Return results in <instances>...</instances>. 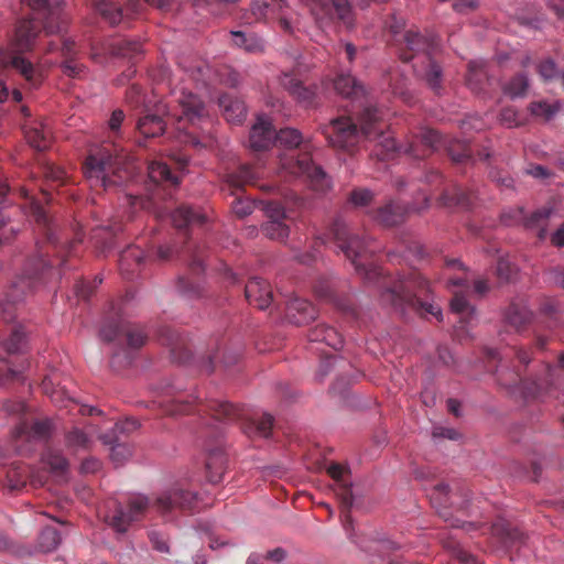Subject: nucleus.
Returning a JSON list of instances; mask_svg holds the SVG:
<instances>
[{"instance_id":"nucleus-2","label":"nucleus","mask_w":564,"mask_h":564,"mask_svg":"<svg viewBox=\"0 0 564 564\" xmlns=\"http://www.w3.org/2000/svg\"><path fill=\"white\" fill-rule=\"evenodd\" d=\"M171 105L160 102L158 113H148L141 117L137 128L145 138L161 135L165 130L162 113H169L175 120L176 138L185 144L199 147L200 142L194 134L195 129L202 127L208 120L205 102L194 93L184 87H175L171 90Z\"/></svg>"},{"instance_id":"nucleus-17","label":"nucleus","mask_w":564,"mask_h":564,"mask_svg":"<svg viewBox=\"0 0 564 564\" xmlns=\"http://www.w3.org/2000/svg\"><path fill=\"white\" fill-rule=\"evenodd\" d=\"M25 213L32 217L37 226L42 229L43 235L51 243L57 242L56 225L54 220L47 215L45 209L35 199H30L29 205L24 206Z\"/></svg>"},{"instance_id":"nucleus-47","label":"nucleus","mask_w":564,"mask_h":564,"mask_svg":"<svg viewBox=\"0 0 564 564\" xmlns=\"http://www.w3.org/2000/svg\"><path fill=\"white\" fill-rule=\"evenodd\" d=\"M562 108L560 101L549 104L546 101H534L530 104V112L535 117L544 118L546 121L551 120Z\"/></svg>"},{"instance_id":"nucleus-60","label":"nucleus","mask_w":564,"mask_h":564,"mask_svg":"<svg viewBox=\"0 0 564 564\" xmlns=\"http://www.w3.org/2000/svg\"><path fill=\"white\" fill-rule=\"evenodd\" d=\"M349 199L355 206H366L372 199V192L366 188L355 189Z\"/></svg>"},{"instance_id":"nucleus-38","label":"nucleus","mask_w":564,"mask_h":564,"mask_svg":"<svg viewBox=\"0 0 564 564\" xmlns=\"http://www.w3.org/2000/svg\"><path fill=\"white\" fill-rule=\"evenodd\" d=\"M143 259L144 252L137 247H130L124 250L120 257V269L122 273L129 275L130 272H133L141 265Z\"/></svg>"},{"instance_id":"nucleus-34","label":"nucleus","mask_w":564,"mask_h":564,"mask_svg":"<svg viewBox=\"0 0 564 564\" xmlns=\"http://www.w3.org/2000/svg\"><path fill=\"white\" fill-rule=\"evenodd\" d=\"M172 223L177 228H185L194 224H203L205 216L191 207L182 206L171 215Z\"/></svg>"},{"instance_id":"nucleus-27","label":"nucleus","mask_w":564,"mask_h":564,"mask_svg":"<svg viewBox=\"0 0 564 564\" xmlns=\"http://www.w3.org/2000/svg\"><path fill=\"white\" fill-rule=\"evenodd\" d=\"M310 341L325 343L327 346L338 350L343 347L340 334L333 327L324 324L316 325L308 333Z\"/></svg>"},{"instance_id":"nucleus-43","label":"nucleus","mask_w":564,"mask_h":564,"mask_svg":"<svg viewBox=\"0 0 564 564\" xmlns=\"http://www.w3.org/2000/svg\"><path fill=\"white\" fill-rule=\"evenodd\" d=\"M487 75L485 61H470L468 63L467 84L471 90L480 91V79Z\"/></svg>"},{"instance_id":"nucleus-6","label":"nucleus","mask_w":564,"mask_h":564,"mask_svg":"<svg viewBox=\"0 0 564 564\" xmlns=\"http://www.w3.org/2000/svg\"><path fill=\"white\" fill-rule=\"evenodd\" d=\"M330 237L335 241L338 249L348 260H350L358 273L364 274L366 278H368L370 273H379L377 268L368 269L366 265L358 261V259L366 253H373L377 251V249L371 248L370 242L367 239L350 235L348 226L345 221L341 219L335 220L329 230V234L325 235V237H319L318 239L322 243L325 245L328 242Z\"/></svg>"},{"instance_id":"nucleus-1","label":"nucleus","mask_w":564,"mask_h":564,"mask_svg":"<svg viewBox=\"0 0 564 564\" xmlns=\"http://www.w3.org/2000/svg\"><path fill=\"white\" fill-rule=\"evenodd\" d=\"M32 11L30 20H20L9 50L0 51V67L13 68L28 82L35 85V70L31 62L20 54L31 50L41 25L47 33L56 32L63 14L61 0H26Z\"/></svg>"},{"instance_id":"nucleus-22","label":"nucleus","mask_w":564,"mask_h":564,"mask_svg":"<svg viewBox=\"0 0 564 564\" xmlns=\"http://www.w3.org/2000/svg\"><path fill=\"white\" fill-rule=\"evenodd\" d=\"M28 480H30V482L35 487H40L45 484V477L29 467H14L8 474V481L11 490H19L23 488Z\"/></svg>"},{"instance_id":"nucleus-57","label":"nucleus","mask_w":564,"mask_h":564,"mask_svg":"<svg viewBox=\"0 0 564 564\" xmlns=\"http://www.w3.org/2000/svg\"><path fill=\"white\" fill-rule=\"evenodd\" d=\"M217 415L224 416L228 421H234L241 416V412L231 403L220 402L217 404Z\"/></svg>"},{"instance_id":"nucleus-48","label":"nucleus","mask_w":564,"mask_h":564,"mask_svg":"<svg viewBox=\"0 0 564 564\" xmlns=\"http://www.w3.org/2000/svg\"><path fill=\"white\" fill-rule=\"evenodd\" d=\"M442 199L443 204L446 206H459L463 208H469L471 206L470 195L459 187H454L452 192H445Z\"/></svg>"},{"instance_id":"nucleus-32","label":"nucleus","mask_w":564,"mask_h":564,"mask_svg":"<svg viewBox=\"0 0 564 564\" xmlns=\"http://www.w3.org/2000/svg\"><path fill=\"white\" fill-rule=\"evenodd\" d=\"M219 106L223 108L224 116L228 122L239 123L246 117V106L238 99H232L228 96H221L219 98Z\"/></svg>"},{"instance_id":"nucleus-5","label":"nucleus","mask_w":564,"mask_h":564,"mask_svg":"<svg viewBox=\"0 0 564 564\" xmlns=\"http://www.w3.org/2000/svg\"><path fill=\"white\" fill-rule=\"evenodd\" d=\"M372 119H378V109L371 106L365 107L359 113V128L349 117L333 119L326 130L329 144L337 150L352 152L362 140L371 138L369 123Z\"/></svg>"},{"instance_id":"nucleus-7","label":"nucleus","mask_w":564,"mask_h":564,"mask_svg":"<svg viewBox=\"0 0 564 564\" xmlns=\"http://www.w3.org/2000/svg\"><path fill=\"white\" fill-rule=\"evenodd\" d=\"M48 263L41 257L32 258L28 261L25 269L11 285L8 294V303H17L23 300L24 295L33 291L42 282Z\"/></svg>"},{"instance_id":"nucleus-39","label":"nucleus","mask_w":564,"mask_h":564,"mask_svg":"<svg viewBox=\"0 0 564 564\" xmlns=\"http://www.w3.org/2000/svg\"><path fill=\"white\" fill-rule=\"evenodd\" d=\"M304 141L303 134L294 128H284L275 132L273 144L285 149L297 148Z\"/></svg>"},{"instance_id":"nucleus-26","label":"nucleus","mask_w":564,"mask_h":564,"mask_svg":"<svg viewBox=\"0 0 564 564\" xmlns=\"http://www.w3.org/2000/svg\"><path fill=\"white\" fill-rule=\"evenodd\" d=\"M227 458L223 449L216 448L208 453L206 460L207 478L212 484H218L223 480L226 469Z\"/></svg>"},{"instance_id":"nucleus-25","label":"nucleus","mask_w":564,"mask_h":564,"mask_svg":"<svg viewBox=\"0 0 564 564\" xmlns=\"http://www.w3.org/2000/svg\"><path fill=\"white\" fill-rule=\"evenodd\" d=\"M334 87L338 94L352 100L364 98L366 95L364 86L350 74L339 75L334 82Z\"/></svg>"},{"instance_id":"nucleus-42","label":"nucleus","mask_w":564,"mask_h":564,"mask_svg":"<svg viewBox=\"0 0 564 564\" xmlns=\"http://www.w3.org/2000/svg\"><path fill=\"white\" fill-rule=\"evenodd\" d=\"M381 120V116L378 112V119L376 121L370 120L369 127L372 130V135L369 141L378 140L381 148L386 151V153H390L397 151V141L389 134L383 133L381 128H379V121Z\"/></svg>"},{"instance_id":"nucleus-14","label":"nucleus","mask_w":564,"mask_h":564,"mask_svg":"<svg viewBox=\"0 0 564 564\" xmlns=\"http://www.w3.org/2000/svg\"><path fill=\"white\" fill-rule=\"evenodd\" d=\"M124 334L127 337L128 346L137 349L144 345L147 335L140 327H132L124 321L107 323L100 329V337L105 341H112Z\"/></svg>"},{"instance_id":"nucleus-50","label":"nucleus","mask_w":564,"mask_h":564,"mask_svg":"<svg viewBox=\"0 0 564 564\" xmlns=\"http://www.w3.org/2000/svg\"><path fill=\"white\" fill-rule=\"evenodd\" d=\"M26 345L25 334L22 327H15L10 337L4 340L3 348L9 354H19L21 352Z\"/></svg>"},{"instance_id":"nucleus-44","label":"nucleus","mask_w":564,"mask_h":564,"mask_svg":"<svg viewBox=\"0 0 564 564\" xmlns=\"http://www.w3.org/2000/svg\"><path fill=\"white\" fill-rule=\"evenodd\" d=\"M113 53L116 55L132 59L141 55L143 53V48L139 41L119 40L113 46Z\"/></svg>"},{"instance_id":"nucleus-35","label":"nucleus","mask_w":564,"mask_h":564,"mask_svg":"<svg viewBox=\"0 0 564 564\" xmlns=\"http://www.w3.org/2000/svg\"><path fill=\"white\" fill-rule=\"evenodd\" d=\"M42 462L50 468L53 476L65 479L68 470V462L59 452L47 451L43 455Z\"/></svg>"},{"instance_id":"nucleus-64","label":"nucleus","mask_w":564,"mask_h":564,"mask_svg":"<svg viewBox=\"0 0 564 564\" xmlns=\"http://www.w3.org/2000/svg\"><path fill=\"white\" fill-rule=\"evenodd\" d=\"M124 200L131 208L140 206L143 209H152L154 204L152 198H143L131 194L126 195Z\"/></svg>"},{"instance_id":"nucleus-23","label":"nucleus","mask_w":564,"mask_h":564,"mask_svg":"<svg viewBox=\"0 0 564 564\" xmlns=\"http://www.w3.org/2000/svg\"><path fill=\"white\" fill-rule=\"evenodd\" d=\"M329 476L336 481V495L340 498L346 508H350L354 502L351 482L345 478L347 469L339 464H332L327 468Z\"/></svg>"},{"instance_id":"nucleus-33","label":"nucleus","mask_w":564,"mask_h":564,"mask_svg":"<svg viewBox=\"0 0 564 564\" xmlns=\"http://www.w3.org/2000/svg\"><path fill=\"white\" fill-rule=\"evenodd\" d=\"M96 11L111 25L122 20V9L117 0H94Z\"/></svg>"},{"instance_id":"nucleus-12","label":"nucleus","mask_w":564,"mask_h":564,"mask_svg":"<svg viewBox=\"0 0 564 564\" xmlns=\"http://www.w3.org/2000/svg\"><path fill=\"white\" fill-rule=\"evenodd\" d=\"M306 3L317 21L336 17L346 24L351 23V4L348 0H306Z\"/></svg>"},{"instance_id":"nucleus-16","label":"nucleus","mask_w":564,"mask_h":564,"mask_svg":"<svg viewBox=\"0 0 564 564\" xmlns=\"http://www.w3.org/2000/svg\"><path fill=\"white\" fill-rule=\"evenodd\" d=\"M404 42L406 47L412 51L413 55H403L404 61H413L417 57L422 59L431 56L434 48V39L432 36L424 35L417 31L409 30L404 34Z\"/></svg>"},{"instance_id":"nucleus-31","label":"nucleus","mask_w":564,"mask_h":564,"mask_svg":"<svg viewBox=\"0 0 564 564\" xmlns=\"http://www.w3.org/2000/svg\"><path fill=\"white\" fill-rule=\"evenodd\" d=\"M273 416L264 413L258 419H252L243 425V432L250 437L267 438L271 434L273 426Z\"/></svg>"},{"instance_id":"nucleus-15","label":"nucleus","mask_w":564,"mask_h":564,"mask_svg":"<svg viewBox=\"0 0 564 564\" xmlns=\"http://www.w3.org/2000/svg\"><path fill=\"white\" fill-rule=\"evenodd\" d=\"M275 130L265 115L257 117L250 131V147L256 151L267 150L274 142Z\"/></svg>"},{"instance_id":"nucleus-13","label":"nucleus","mask_w":564,"mask_h":564,"mask_svg":"<svg viewBox=\"0 0 564 564\" xmlns=\"http://www.w3.org/2000/svg\"><path fill=\"white\" fill-rule=\"evenodd\" d=\"M196 500V494L184 490L174 485L163 490L155 499L154 507L161 513H167L175 509L192 508Z\"/></svg>"},{"instance_id":"nucleus-19","label":"nucleus","mask_w":564,"mask_h":564,"mask_svg":"<svg viewBox=\"0 0 564 564\" xmlns=\"http://www.w3.org/2000/svg\"><path fill=\"white\" fill-rule=\"evenodd\" d=\"M424 205L422 207L411 206L409 208H403L400 205L389 203L386 206L379 208L375 215V219L387 227L398 225L403 219V215L409 212H419L422 208H426L429 206V198L424 195Z\"/></svg>"},{"instance_id":"nucleus-20","label":"nucleus","mask_w":564,"mask_h":564,"mask_svg":"<svg viewBox=\"0 0 564 564\" xmlns=\"http://www.w3.org/2000/svg\"><path fill=\"white\" fill-rule=\"evenodd\" d=\"M532 319L533 313L524 300L511 302L505 313V322L517 332L523 330Z\"/></svg>"},{"instance_id":"nucleus-59","label":"nucleus","mask_w":564,"mask_h":564,"mask_svg":"<svg viewBox=\"0 0 564 564\" xmlns=\"http://www.w3.org/2000/svg\"><path fill=\"white\" fill-rule=\"evenodd\" d=\"M62 72L69 77H80L84 73V66L75 59L68 58L61 64Z\"/></svg>"},{"instance_id":"nucleus-58","label":"nucleus","mask_w":564,"mask_h":564,"mask_svg":"<svg viewBox=\"0 0 564 564\" xmlns=\"http://www.w3.org/2000/svg\"><path fill=\"white\" fill-rule=\"evenodd\" d=\"M499 119L508 128L518 127L521 123L518 111L512 107L502 109Z\"/></svg>"},{"instance_id":"nucleus-54","label":"nucleus","mask_w":564,"mask_h":564,"mask_svg":"<svg viewBox=\"0 0 564 564\" xmlns=\"http://www.w3.org/2000/svg\"><path fill=\"white\" fill-rule=\"evenodd\" d=\"M276 12V19H279L281 28L288 32L293 33L294 26L292 22L284 15L283 10L288 7L286 0H270L269 3Z\"/></svg>"},{"instance_id":"nucleus-4","label":"nucleus","mask_w":564,"mask_h":564,"mask_svg":"<svg viewBox=\"0 0 564 564\" xmlns=\"http://www.w3.org/2000/svg\"><path fill=\"white\" fill-rule=\"evenodd\" d=\"M137 165L133 160L109 145L90 151L85 162V175L93 185L108 188L133 180Z\"/></svg>"},{"instance_id":"nucleus-55","label":"nucleus","mask_w":564,"mask_h":564,"mask_svg":"<svg viewBox=\"0 0 564 564\" xmlns=\"http://www.w3.org/2000/svg\"><path fill=\"white\" fill-rule=\"evenodd\" d=\"M420 142L425 148L422 156L426 155V152H431L436 149L441 142L440 134L433 129H423L420 133Z\"/></svg>"},{"instance_id":"nucleus-49","label":"nucleus","mask_w":564,"mask_h":564,"mask_svg":"<svg viewBox=\"0 0 564 564\" xmlns=\"http://www.w3.org/2000/svg\"><path fill=\"white\" fill-rule=\"evenodd\" d=\"M262 231L268 238L279 241L286 239L290 234L289 227L279 219L268 220L263 224Z\"/></svg>"},{"instance_id":"nucleus-45","label":"nucleus","mask_w":564,"mask_h":564,"mask_svg":"<svg viewBox=\"0 0 564 564\" xmlns=\"http://www.w3.org/2000/svg\"><path fill=\"white\" fill-rule=\"evenodd\" d=\"M451 310L452 312L459 314L462 316L466 315L467 324H469L471 319H474L475 307L468 303L466 295L463 292L454 293V296L451 301Z\"/></svg>"},{"instance_id":"nucleus-18","label":"nucleus","mask_w":564,"mask_h":564,"mask_svg":"<svg viewBox=\"0 0 564 564\" xmlns=\"http://www.w3.org/2000/svg\"><path fill=\"white\" fill-rule=\"evenodd\" d=\"M246 297L250 304L265 310L272 302V291L269 283L260 278L251 279L245 289Z\"/></svg>"},{"instance_id":"nucleus-53","label":"nucleus","mask_w":564,"mask_h":564,"mask_svg":"<svg viewBox=\"0 0 564 564\" xmlns=\"http://www.w3.org/2000/svg\"><path fill=\"white\" fill-rule=\"evenodd\" d=\"M66 442L69 447H73L76 449L88 448L91 443V438L83 430H80L78 427H74L72 431L68 432V434L66 436Z\"/></svg>"},{"instance_id":"nucleus-56","label":"nucleus","mask_w":564,"mask_h":564,"mask_svg":"<svg viewBox=\"0 0 564 564\" xmlns=\"http://www.w3.org/2000/svg\"><path fill=\"white\" fill-rule=\"evenodd\" d=\"M538 73L545 82L553 80L560 76L557 65L552 58L540 62L538 65Z\"/></svg>"},{"instance_id":"nucleus-11","label":"nucleus","mask_w":564,"mask_h":564,"mask_svg":"<svg viewBox=\"0 0 564 564\" xmlns=\"http://www.w3.org/2000/svg\"><path fill=\"white\" fill-rule=\"evenodd\" d=\"M134 419L117 422L109 433L100 436L104 444L111 445L110 458L116 466H121L131 456V449L126 444L119 443V434L130 433L139 427Z\"/></svg>"},{"instance_id":"nucleus-30","label":"nucleus","mask_w":564,"mask_h":564,"mask_svg":"<svg viewBox=\"0 0 564 564\" xmlns=\"http://www.w3.org/2000/svg\"><path fill=\"white\" fill-rule=\"evenodd\" d=\"M230 34L234 45L248 53H260L264 50V41L254 33L230 31Z\"/></svg>"},{"instance_id":"nucleus-9","label":"nucleus","mask_w":564,"mask_h":564,"mask_svg":"<svg viewBox=\"0 0 564 564\" xmlns=\"http://www.w3.org/2000/svg\"><path fill=\"white\" fill-rule=\"evenodd\" d=\"M149 506L148 497L135 494L128 497L127 508L118 505L113 514L107 516L108 524L118 533L127 532L133 521H138Z\"/></svg>"},{"instance_id":"nucleus-29","label":"nucleus","mask_w":564,"mask_h":564,"mask_svg":"<svg viewBox=\"0 0 564 564\" xmlns=\"http://www.w3.org/2000/svg\"><path fill=\"white\" fill-rule=\"evenodd\" d=\"M359 547L368 553H377L380 557H384V554L401 549L400 544L389 539H362L354 540Z\"/></svg>"},{"instance_id":"nucleus-52","label":"nucleus","mask_w":564,"mask_h":564,"mask_svg":"<svg viewBox=\"0 0 564 564\" xmlns=\"http://www.w3.org/2000/svg\"><path fill=\"white\" fill-rule=\"evenodd\" d=\"M178 65L196 84L203 80L204 73L207 70V66L202 61H195V64H187L185 58H181Z\"/></svg>"},{"instance_id":"nucleus-36","label":"nucleus","mask_w":564,"mask_h":564,"mask_svg":"<svg viewBox=\"0 0 564 564\" xmlns=\"http://www.w3.org/2000/svg\"><path fill=\"white\" fill-rule=\"evenodd\" d=\"M423 61L427 62L426 69L421 70L417 68L416 64H414L413 65L414 70L425 79L427 85L433 90L438 91L441 89L442 77H443L442 68L437 63H435L431 58V56L427 58H424Z\"/></svg>"},{"instance_id":"nucleus-10","label":"nucleus","mask_w":564,"mask_h":564,"mask_svg":"<svg viewBox=\"0 0 564 564\" xmlns=\"http://www.w3.org/2000/svg\"><path fill=\"white\" fill-rule=\"evenodd\" d=\"M53 421L50 419L36 420L32 424L21 422L13 431V438L17 442L25 443L18 446L17 451L20 454L30 452L32 445L37 442H46L53 432Z\"/></svg>"},{"instance_id":"nucleus-51","label":"nucleus","mask_w":564,"mask_h":564,"mask_svg":"<svg viewBox=\"0 0 564 564\" xmlns=\"http://www.w3.org/2000/svg\"><path fill=\"white\" fill-rule=\"evenodd\" d=\"M551 214L552 209L550 208L539 209L525 219V226L530 228L539 227V238L544 239L546 235V220L550 218Z\"/></svg>"},{"instance_id":"nucleus-41","label":"nucleus","mask_w":564,"mask_h":564,"mask_svg":"<svg viewBox=\"0 0 564 564\" xmlns=\"http://www.w3.org/2000/svg\"><path fill=\"white\" fill-rule=\"evenodd\" d=\"M61 541V534L56 529L44 528L37 539V549L41 552L50 553L57 549Z\"/></svg>"},{"instance_id":"nucleus-40","label":"nucleus","mask_w":564,"mask_h":564,"mask_svg":"<svg viewBox=\"0 0 564 564\" xmlns=\"http://www.w3.org/2000/svg\"><path fill=\"white\" fill-rule=\"evenodd\" d=\"M530 80L527 74H518L512 77L505 86L503 93L510 98L524 97L529 88Z\"/></svg>"},{"instance_id":"nucleus-46","label":"nucleus","mask_w":564,"mask_h":564,"mask_svg":"<svg viewBox=\"0 0 564 564\" xmlns=\"http://www.w3.org/2000/svg\"><path fill=\"white\" fill-rule=\"evenodd\" d=\"M250 14L252 15V19L248 18L250 23L276 18L275 10L263 0H254L251 3Z\"/></svg>"},{"instance_id":"nucleus-8","label":"nucleus","mask_w":564,"mask_h":564,"mask_svg":"<svg viewBox=\"0 0 564 564\" xmlns=\"http://www.w3.org/2000/svg\"><path fill=\"white\" fill-rule=\"evenodd\" d=\"M282 169L294 176L305 177L316 192H325L330 186L329 177L321 166L314 165L308 155L294 159H281Z\"/></svg>"},{"instance_id":"nucleus-21","label":"nucleus","mask_w":564,"mask_h":564,"mask_svg":"<svg viewBox=\"0 0 564 564\" xmlns=\"http://www.w3.org/2000/svg\"><path fill=\"white\" fill-rule=\"evenodd\" d=\"M316 316V310L312 303L304 299H293L288 303L286 317L295 325L307 324Z\"/></svg>"},{"instance_id":"nucleus-37","label":"nucleus","mask_w":564,"mask_h":564,"mask_svg":"<svg viewBox=\"0 0 564 564\" xmlns=\"http://www.w3.org/2000/svg\"><path fill=\"white\" fill-rule=\"evenodd\" d=\"M148 176L154 185H159L161 182H171L173 186H177L180 181L176 176H173L170 167L166 163L153 161L148 166Z\"/></svg>"},{"instance_id":"nucleus-24","label":"nucleus","mask_w":564,"mask_h":564,"mask_svg":"<svg viewBox=\"0 0 564 564\" xmlns=\"http://www.w3.org/2000/svg\"><path fill=\"white\" fill-rule=\"evenodd\" d=\"M25 138L28 143L39 150L43 151L48 148L51 142V129L43 122H34L30 126H25Z\"/></svg>"},{"instance_id":"nucleus-63","label":"nucleus","mask_w":564,"mask_h":564,"mask_svg":"<svg viewBox=\"0 0 564 564\" xmlns=\"http://www.w3.org/2000/svg\"><path fill=\"white\" fill-rule=\"evenodd\" d=\"M435 507L437 508L440 516L443 517L446 522H449L451 527L460 528L465 531H470L474 529V523H471V522H463V521H459L458 519L451 518L449 512L445 507L444 508H441L438 506H435Z\"/></svg>"},{"instance_id":"nucleus-3","label":"nucleus","mask_w":564,"mask_h":564,"mask_svg":"<svg viewBox=\"0 0 564 564\" xmlns=\"http://www.w3.org/2000/svg\"><path fill=\"white\" fill-rule=\"evenodd\" d=\"M430 293V284L419 273L412 272L406 278H401L386 288L380 295L383 305L404 314L413 311L420 315H431L442 321L443 313L438 304L433 301H424L422 295Z\"/></svg>"},{"instance_id":"nucleus-28","label":"nucleus","mask_w":564,"mask_h":564,"mask_svg":"<svg viewBox=\"0 0 564 564\" xmlns=\"http://www.w3.org/2000/svg\"><path fill=\"white\" fill-rule=\"evenodd\" d=\"M281 85L294 96L297 101L310 105L315 97V90L308 87H304L301 82L296 80L290 74H283L280 79Z\"/></svg>"},{"instance_id":"nucleus-61","label":"nucleus","mask_w":564,"mask_h":564,"mask_svg":"<svg viewBox=\"0 0 564 564\" xmlns=\"http://www.w3.org/2000/svg\"><path fill=\"white\" fill-rule=\"evenodd\" d=\"M496 272L501 281L508 282L512 280L516 270L514 267L507 260H499L497 263Z\"/></svg>"},{"instance_id":"nucleus-62","label":"nucleus","mask_w":564,"mask_h":564,"mask_svg":"<svg viewBox=\"0 0 564 564\" xmlns=\"http://www.w3.org/2000/svg\"><path fill=\"white\" fill-rule=\"evenodd\" d=\"M264 212L269 220H283L285 218V210L283 206L278 202H268L264 206Z\"/></svg>"}]
</instances>
